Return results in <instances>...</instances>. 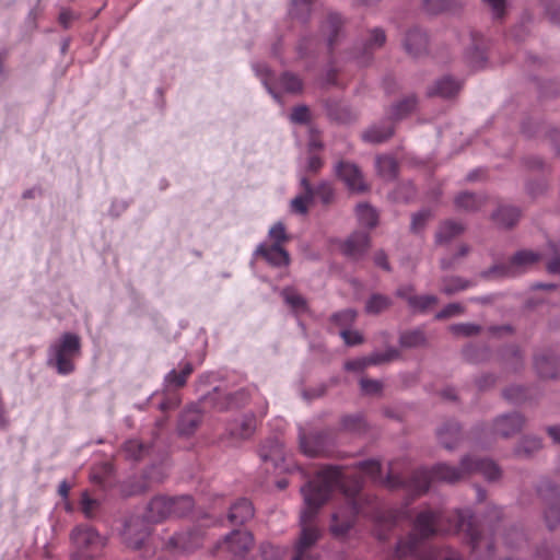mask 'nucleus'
<instances>
[{
    "label": "nucleus",
    "mask_w": 560,
    "mask_h": 560,
    "mask_svg": "<svg viewBox=\"0 0 560 560\" xmlns=\"http://www.w3.org/2000/svg\"><path fill=\"white\" fill-rule=\"evenodd\" d=\"M337 490L342 494V502L334 506L329 533L334 539L339 541H347L350 537V495L347 490L346 470L339 466H326L316 474L314 479L301 488L304 509L300 514L301 532L294 545L292 560H316L312 557V552L322 532L314 521L319 509Z\"/></svg>",
    "instance_id": "nucleus-1"
},
{
    "label": "nucleus",
    "mask_w": 560,
    "mask_h": 560,
    "mask_svg": "<svg viewBox=\"0 0 560 560\" xmlns=\"http://www.w3.org/2000/svg\"><path fill=\"white\" fill-rule=\"evenodd\" d=\"M480 474L488 481H497L501 478L500 467L491 459L466 455L458 466L447 463H438L431 468L421 467L413 470L408 478L389 471L382 477L381 463L376 459L352 462V516L360 513L355 492L360 488V479H370L373 482L384 483L390 490L404 489L417 497L425 493L432 482L455 483Z\"/></svg>",
    "instance_id": "nucleus-2"
},
{
    "label": "nucleus",
    "mask_w": 560,
    "mask_h": 560,
    "mask_svg": "<svg viewBox=\"0 0 560 560\" xmlns=\"http://www.w3.org/2000/svg\"><path fill=\"white\" fill-rule=\"evenodd\" d=\"M438 533L464 534L475 560H491L494 557L497 528H489V533L479 528L474 522L470 509L452 512L431 509L420 511L412 523V533L396 542V556L404 558L416 555L421 541Z\"/></svg>",
    "instance_id": "nucleus-3"
},
{
    "label": "nucleus",
    "mask_w": 560,
    "mask_h": 560,
    "mask_svg": "<svg viewBox=\"0 0 560 560\" xmlns=\"http://www.w3.org/2000/svg\"><path fill=\"white\" fill-rule=\"evenodd\" d=\"M248 400V392L244 388L232 390L228 383L220 382L200 395L197 402L187 406L179 416L177 431L180 435L189 436L199 427L202 415L207 411H228L240 408Z\"/></svg>",
    "instance_id": "nucleus-4"
},
{
    "label": "nucleus",
    "mask_w": 560,
    "mask_h": 560,
    "mask_svg": "<svg viewBox=\"0 0 560 560\" xmlns=\"http://www.w3.org/2000/svg\"><path fill=\"white\" fill-rule=\"evenodd\" d=\"M80 355V337L74 332H63L49 345L46 364L59 375H70L74 372L75 360Z\"/></svg>",
    "instance_id": "nucleus-5"
},
{
    "label": "nucleus",
    "mask_w": 560,
    "mask_h": 560,
    "mask_svg": "<svg viewBox=\"0 0 560 560\" xmlns=\"http://www.w3.org/2000/svg\"><path fill=\"white\" fill-rule=\"evenodd\" d=\"M72 549L71 560H95L107 544V538L101 535L94 527L77 525L70 533Z\"/></svg>",
    "instance_id": "nucleus-6"
},
{
    "label": "nucleus",
    "mask_w": 560,
    "mask_h": 560,
    "mask_svg": "<svg viewBox=\"0 0 560 560\" xmlns=\"http://www.w3.org/2000/svg\"><path fill=\"white\" fill-rule=\"evenodd\" d=\"M252 69L277 103H281L278 89L289 94H299L303 91L302 79L293 72L284 71L279 78H276L269 66L262 61H254Z\"/></svg>",
    "instance_id": "nucleus-7"
},
{
    "label": "nucleus",
    "mask_w": 560,
    "mask_h": 560,
    "mask_svg": "<svg viewBox=\"0 0 560 560\" xmlns=\"http://www.w3.org/2000/svg\"><path fill=\"white\" fill-rule=\"evenodd\" d=\"M299 446L307 457H317L329 454L335 445V433L329 429L317 430L299 424Z\"/></svg>",
    "instance_id": "nucleus-8"
},
{
    "label": "nucleus",
    "mask_w": 560,
    "mask_h": 560,
    "mask_svg": "<svg viewBox=\"0 0 560 560\" xmlns=\"http://www.w3.org/2000/svg\"><path fill=\"white\" fill-rule=\"evenodd\" d=\"M539 259V255L532 250H518L506 262L495 264L481 271L479 276L482 279L493 278H515L525 273Z\"/></svg>",
    "instance_id": "nucleus-9"
},
{
    "label": "nucleus",
    "mask_w": 560,
    "mask_h": 560,
    "mask_svg": "<svg viewBox=\"0 0 560 560\" xmlns=\"http://www.w3.org/2000/svg\"><path fill=\"white\" fill-rule=\"evenodd\" d=\"M358 223L365 231L352 233V260L357 255L364 253L370 244V236L366 231L372 230L378 223V212L368 202L358 203L355 207Z\"/></svg>",
    "instance_id": "nucleus-10"
},
{
    "label": "nucleus",
    "mask_w": 560,
    "mask_h": 560,
    "mask_svg": "<svg viewBox=\"0 0 560 560\" xmlns=\"http://www.w3.org/2000/svg\"><path fill=\"white\" fill-rule=\"evenodd\" d=\"M537 492L546 504L544 518L549 529L560 526V491L551 480L544 478L537 486Z\"/></svg>",
    "instance_id": "nucleus-11"
},
{
    "label": "nucleus",
    "mask_w": 560,
    "mask_h": 560,
    "mask_svg": "<svg viewBox=\"0 0 560 560\" xmlns=\"http://www.w3.org/2000/svg\"><path fill=\"white\" fill-rule=\"evenodd\" d=\"M386 42L385 31L381 27L371 28L354 47L352 46V63L366 67L373 61L374 51Z\"/></svg>",
    "instance_id": "nucleus-12"
},
{
    "label": "nucleus",
    "mask_w": 560,
    "mask_h": 560,
    "mask_svg": "<svg viewBox=\"0 0 560 560\" xmlns=\"http://www.w3.org/2000/svg\"><path fill=\"white\" fill-rule=\"evenodd\" d=\"M150 535L149 523L143 516L131 515L125 523L120 532L122 542L131 549H140Z\"/></svg>",
    "instance_id": "nucleus-13"
},
{
    "label": "nucleus",
    "mask_w": 560,
    "mask_h": 560,
    "mask_svg": "<svg viewBox=\"0 0 560 560\" xmlns=\"http://www.w3.org/2000/svg\"><path fill=\"white\" fill-rule=\"evenodd\" d=\"M253 544L254 537L250 532L236 529L228 534L218 547L232 553L233 560H242Z\"/></svg>",
    "instance_id": "nucleus-14"
},
{
    "label": "nucleus",
    "mask_w": 560,
    "mask_h": 560,
    "mask_svg": "<svg viewBox=\"0 0 560 560\" xmlns=\"http://www.w3.org/2000/svg\"><path fill=\"white\" fill-rule=\"evenodd\" d=\"M402 47L413 58L425 55L429 47L428 33L419 26L409 27L402 38Z\"/></svg>",
    "instance_id": "nucleus-15"
},
{
    "label": "nucleus",
    "mask_w": 560,
    "mask_h": 560,
    "mask_svg": "<svg viewBox=\"0 0 560 560\" xmlns=\"http://www.w3.org/2000/svg\"><path fill=\"white\" fill-rule=\"evenodd\" d=\"M203 530L194 526L187 530L178 532L170 537L168 546L183 552H190L202 545Z\"/></svg>",
    "instance_id": "nucleus-16"
},
{
    "label": "nucleus",
    "mask_w": 560,
    "mask_h": 560,
    "mask_svg": "<svg viewBox=\"0 0 560 560\" xmlns=\"http://www.w3.org/2000/svg\"><path fill=\"white\" fill-rule=\"evenodd\" d=\"M407 516L405 511H376L374 534L381 541L389 539V535L401 517Z\"/></svg>",
    "instance_id": "nucleus-17"
},
{
    "label": "nucleus",
    "mask_w": 560,
    "mask_h": 560,
    "mask_svg": "<svg viewBox=\"0 0 560 560\" xmlns=\"http://www.w3.org/2000/svg\"><path fill=\"white\" fill-rule=\"evenodd\" d=\"M525 418L516 411L504 413L493 421V432L502 438H510L522 430Z\"/></svg>",
    "instance_id": "nucleus-18"
},
{
    "label": "nucleus",
    "mask_w": 560,
    "mask_h": 560,
    "mask_svg": "<svg viewBox=\"0 0 560 560\" xmlns=\"http://www.w3.org/2000/svg\"><path fill=\"white\" fill-rule=\"evenodd\" d=\"M171 497L156 495L147 505L142 515L149 524L160 523L171 517Z\"/></svg>",
    "instance_id": "nucleus-19"
},
{
    "label": "nucleus",
    "mask_w": 560,
    "mask_h": 560,
    "mask_svg": "<svg viewBox=\"0 0 560 560\" xmlns=\"http://www.w3.org/2000/svg\"><path fill=\"white\" fill-rule=\"evenodd\" d=\"M254 256L264 258L273 267H285L290 262L289 253L282 246H279V244L268 245L260 243L256 247Z\"/></svg>",
    "instance_id": "nucleus-20"
},
{
    "label": "nucleus",
    "mask_w": 560,
    "mask_h": 560,
    "mask_svg": "<svg viewBox=\"0 0 560 560\" xmlns=\"http://www.w3.org/2000/svg\"><path fill=\"white\" fill-rule=\"evenodd\" d=\"M300 187L302 191L290 201V211L294 214L306 215L310 205L314 202V186L305 176H302Z\"/></svg>",
    "instance_id": "nucleus-21"
},
{
    "label": "nucleus",
    "mask_w": 560,
    "mask_h": 560,
    "mask_svg": "<svg viewBox=\"0 0 560 560\" xmlns=\"http://www.w3.org/2000/svg\"><path fill=\"white\" fill-rule=\"evenodd\" d=\"M259 456L264 463H271L275 468H279L284 460V445L279 436L267 439L259 450Z\"/></svg>",
    "instance_id": "nucleus-22"
},
{
    "label": "nucleus",
    "mask_w": 560,
    "mask_h": 560,
    "mask_svg": "<svg viewBox=\"0 0 560 560\" xmlns=\"http://www.w3.org/2000/svg\"><path fill=\"white\" fill-rule=\"evenodd\" d=\"M534 366L540 377L553 378L558 374V357L551 350L538 353L534 358Z\"/></svg>",
    "instance_id": "nucleus-23"
},
{
    "label": "nucleus",
    "mask_w": 560,
    "mask_h": 560,
    "mask_svg": "<svg viewBox=\"0 0 560 560\" xmlns=\"http://www.w3.org/2000/svg\"><path fill=\"white\" fill-rule=\"evenodd\" d=\"M462 88V82L451 75H443L438 79L432 86L428 89L429 96H439L451 98L457 95Z\"/></svg>",
    "instance_id": "nucleus-24"
},
{
    "label": "nucleus",
    "mask_w": 560,
    "mask_h": 560,
    "mask_svg": "<svg viewBox=\"0 0 560 560\" xmlns=\"http://www.w3.org/2000/svg\"><path fill=\"white\" fill-rule=\"evenodd\" d=\"M342 27V19L336 13L331 12L320 25V33L325 37L327 47L332 50L334 46L338 43Z\"/></svg>",
    "instance_id": "nucleus-25"
},
{
    "label": "nucleus",
    "mask_w": 560,
    "mask_h": 560,
    "mask_svg": "<svg viewBox=\"0 0 560 560\" xmlns=\"http://www.w3.org/2000/svg\"><path fill=\"white\" fill-rule=\"evenodd\" d=\"M465 4V0H421L422 10L430 15L455 13Z\"/></svg>",
    "instance_id": "nucleus-26"
},
{
    "label": "nucleus",
    "mask_w": 560,
    "mask_h": 560,
    "mask_svg": "<svg viewBox=\"0 0 560 560\" xmlns=\"http://www.w3.org/2000/svg\"><path fill=\"white\" fill-rule=\"evenodd\" d=\"M439 442L447 450H453L460 438V427L455 420L445 421L436 430Z\"/></svg>",
    "instance_id": "nucleus-27"
},
{
    "label": "nucleus",
    "mask_w": 560,
    "mask_h": 560,
    "mask_svg": "<svg viewBox=\"0 0 560 560\" xmlns=\"http://www.w3.org/2000/svg\"><path fill=\"white\" fill-rule=\"evenodd\" d=\"M254 512L252 502L242 498L231 505L228 518L232 525H242L254 516Z\"/></svg>",
    "instance_id": "nucleus-28"
},
{
    "label": "nucleus",
    "mask_w": 560,
    "mask_h": 560,
    "mask_svg": "<svg viewBox=\"0 0 560 560\" xmlns=\"http://www.w3.org/2000/svg\"><path fill=\"white\" fill-rule=\"evenodd\" d=\"M400 357L399 351L389 347L384 352H375L371 355L363 357L361 359L352 360V371L357 369H363L369 365H376L385 362L396 360Z\"/></svg>",
    "instance_id": "nucleus-29"
},
{
    "label": "nucleus",
    "mask_w": 560,
    "mask_h": 560,
    "mask_svg": "<svg viewBox=\"0 0 560 560\" xmlns=\"http://www.w3.org/2000/svg\"><path fill=\"white\" fill-rule=\"evenodd\" d=\"M500 360L506 370L517 372L524 366V354L517 345H509L500 350Z\"/></svg>",
    "instance_id": "nucleus-30"
},
{
    "label": "nucleus",
    "mask_w": 560,
    "mask_h": 560,
    "mask_svg": "<svg viewBox=\"0 0 560 560\" xmlns=\"http://www.w3.org/2000/svg\"><path fill=\"white\" fill-rule=\"evenodd\" d=\"M256 429V419L252 413L244 415L229 427L231 436L245 440L253 435Z\"/></svg>",
    "instance_id": "nucleus-31"
},
{
    "label": "nucleus",
    "mask_w": 560,
    "mask_h": 560,
    "mask_svg": "<svg viewBox=\"0 0 560 560\" xmlns=\"http://www.w3.org/2000/svg\"><path fill=\"white\" fill-rule=\"evenodd\" d=\"M394 133L393 124L385 120L380 125H374L363 132L362 139L365 142L381 143L386 141Z\"/></svg>",
    "instance_id": "nucleus-32"
},
{
    "label": "nucleus",
    "mask_w": 560,
    "mask_h": 560,
    "mask_svg": "<svg viewBox=\"0 0 560 560\" xmlns=\"http://www.w3.org/2000/svg\"><path fill=\"white\" fill-rule=\"evenodd\" d=\"M475 285V281L458 276H445L441 279V292L446 295H453Z\"/></svg>",
    "instance_id": "nucleus-33"
},
{
    "label": "nucleus",
    "mask_w": 560,
    "mask_h": 560,
    "mask_svg": "<svg viewBox=\"0 0 560 560\" xmlns=\"http://www.w3.org/2000/svg\"><path fill=\"white\" fill-rule=\"evenodd\" d=\"M377 174L385 180H393L398 174V163L392 155H378L375 159Z\"/></svg>",
    "instance_id": "nucleus-34"
},
{
    "label": "nucleus",
    "mask_w": 560,
    "mask_h": 560,
    "mask_svg": "<svg viewBox=\"0 0 560 560\" xmlns=\"http://www.w3.org/2000/svg\"><path fill=\"white\" fill-rule=\"evenodd\" d=\"M326 110L330 119L340 124L347 122L350 116L347 102L338 97H329L326 101Z\"/></svg>",
    "instance_id": "nucleus-35"
},
{
    "label": "nucleus",
    "mask_w": 560,
    "mask_h": 560,
    "mask_svg": "<svg viewBox=\"0 0 560 560\" xmlns=\"http://www.w3.org/2000/svg\"><path fill=\"white\" fill-rule=\"evenodd\" d=\"M314 0H290L288 14L292 20L306 23L313 11Z\"/></svg>",
    "instance_id": "nucleus-36"
},
{
    "label": "nucleus",
    "mask_w": 560,
    "mask_h": 560,
    "mask_svg": "<svg viewBox=\"0 0 560 560\" xmlns=\"http://www.w3.org/2000/svg\"><path fill=\"white\" fill-rule=\"evenodd\" d=\"M464 225L459 222L447 220L443 222L436 234H435V241L438 244H445L451 242L453 238L458 236L464 232Z\"/></svg>",
    "instance_id": "nucleus-37"
},
{
    "label": "nucleus",
    "mask_w": 560,
    "mask_h": 560,
    "mask_svg": "<svg viewBox=\"0 0 560 560\" xmlns=\"http://www.w3.org/2000/svg\"><path fill=\"white\" fill-rule=\"evenodd\" d=\"M486 201V197L469 191H463L455 198V205L458 209L474 212L479 210Z\"/></svg>",
    "instance_id": "nucleus-38"
},
{
    "label": "nucleus",
    "mask_w": 560,
    "mask_h": 560,
    "mask_svg": "<svg viewBox=\"0 0 560 560\" xmlns=\"http://www.w3.org/2000/svg\"><path fill=\"white\" fill-rule=\"evenodd\" d=\"M541 448V440L537 436L526 435L520 440L514 448V455L520 458H529Z\"/></svg>",
    "instance_id": "nucleus-39"
},
{
    "label": "nucleus",
    "mask_w": 560,
    "mask_h": 560,
    "mask_svg": "<svg viewBox=\"0 0 560 560\" xmlns=\"http://www.w3.org/2000/svg\"><path fill=\"white\" fill-rule=\"evenodd\" d=\"M521 211L513 206H501L492 214L493 220L505 228L513 226L520 219Z\"/></svg>",
    "instance_id": "nucleus-40"
},
{
    "label": "nucleus",
    "mask_w": 560,
    "mask_h": 560,
    "mask_svg": "<svg viewBox=\"0 0 560 560\" xmlns=\"http://www.w3.org/2000/svg\"><path fill=\"white\" fill-rule=\"evenodd\" d=\"M418 98L415 94H409L398 101L397 103L393 104L390 109V116L393 119H402L407 115H409L411 112L415 110L417 106Z\"/></svg>",
    "instance_id": "nucleus-41"
},
{
    "label": "nucleus",
    "mask_w": 560,
    "mask_h": 560,
    "mask_svg": "<svg viewBox=\"0 0 560 560\" xmlns=\"http://www.w3.org/2000/svg\"><path fill=\"white\" fill-rule=\"evenodd\" d=\"M192 373V365L185 363L180 371L172 370L164 377L167 388H178L186 384L187 377Z\"/></svg>",
    "instance_id": "nucleus-42"
},
{
    "label": "nucleus",
    "mask_w": 560,
    "mask_h": 560,
    "mask_svg": "<svg viewBox=\"0 0 560 560\" xmlns=\"http://www.w3.org/2000/svg\"><path fill=\"white\" fill-rule=\"evenodd\" d=\"M502 540L506 547L511 549H520L526 544L527 537L522 527L512 526L504 530L502 534Z\"/></svg>",
    "instance_id": "nucleus-43"
},
{
    "label": "nucleus",
    "mask_w": 560,
    "mask_h": 560,
    "mask_svg": "<svg viewBox=\"0 0 560 560\" xmlns=\"http://www.w3.org/2000/svg\"><path fill=\"white\" fill-rule=\"evenodd\" d=\"M472 44L465 51V60L474 69H480L486 63V54L475 37H471Z\"/></svg>",
    "instance_id": "nucleus-44"
},
{
    "label": "nucleus",
    "mask_w": 560,
    "mask_h": 560,
    "mask_svg": "<svg viewBox=\"0 0 560 560\" xmlns=\"http://www.w3.org/2000/svg\"><path fill=\"white\" fill-rule=\"evenodd\" d=\"M171 517H183L186 516L195 505V502L190 495H178L171 497Z\"/></svg>",
    "instance_id": "nucleus-45"
},
{
    "label": "nucleus",
    "mask_w": 560,
    "mask_h": 560,
    "mask_svg": "<svg viewBox=\"0 0 560 560\" xmlns=\"http://www.w3.org/2000/svg\"><path fill=\"white\" fill-rule=\"evenodd\" d=\"M425 343L424 331L420 328L402 331L399 336V345L402 348H417Z\"/></svg>",
    "instance_id": "nucleus-46"
},
{
    "label": "nucleus",
    "mask_w": 560,
    "mask_h": 560,
    "mask_svg": "<svg viewBox=\"0 0 560 560\" xmlns=\"http://www.w3.org/2000/svg\"><path fill=\"white\" fill-rule=\"evenodd\" d=\"M350 322V311L345 310L338 313H335L331 316V323L336 326L340 327L339 331H336L337 335H339L343 341L345 345H350V327L348 326Z\"/></svg>",
    "instance_id": "nucleus-47"
},
{
    "label": "nucleus",
    "mask_w": 560,
    "mask_h": 560,
    "mask_svg": "<svg viewBox=\"0 0 560 560\" xmlns=\"http://www.w3.org/2000/svg\"><path fill=\"white\" fill-rule=\"evenodd\" d=\"M465 359L471 363H480L491 358L490 349L487 346L469 345L464 348Z\"/></svg>",
    "instance_id": "nucleus-48"
},
{
    "label": "nucleus",
    "mask_w": 560,
    "mask_h": 560,
    "mask_svg": "<svg viewBox=\"0 0 560 560\" xmlns=\"http://www.w3.org/2000/svg\"><path fill=\"white\" fill-rule=\"evenodd\" d=\"M121 451L127 459L139 460L149 452V448L139 440L132 439L124 443Z\"/></svg>",
    "instance_id": "nucleus-49"
},
{
    "label": "nucleus",
    "mask_w": 560,
    "mask_h": 560,
    "mask_svg": "<svg viewBox=\"0 0 560 560\" xmlns=\"http://www.w3.org/2000/svg\"><path fill=\"white\" fill-rule=\"evenodd\" d=\"M101 508V501L92 498L88 490L81 492L80 495V509L84 517L92 520L95 517L97 511Z\"/></svg>",
    "instance_id": "nucleus-50"
},
{
    "label": "nucleus",
    "mask_w": 560,
    "mask_h": 560,
    "mask_svg": "<svg viewBox=\"0 0 560 560\" xmlns=\"http://www.w3.org/2000/svg\"><path fill=\"white\" fill-rule=\"evenodd\" d=\"M318 199L324 206L331 205L336 200V190L331 183L322 180L314 187V200Z\"/></svg>",
    "instance_id": "nucleus-51"
},
{
    "label": "nucleus",
    "mask_w": 560,
    "mask_h": 560,
    "mask_svg": "<svg viewBox=\"0 0 560 560\" xmlns=\"http://www.w3.org/2000/svg\"><path fill=\"white\" fill-rule=\"evenodd\" d=\"M392 305V300L383 294H372L366 303H365V311L368 314L376 315L381 312L385 311L387 307Z\"/></svg>",
    "instance_id": "nucleus-52"
},
{
    "label": "nucleus",
    "mask_w": 560,
    "mask_h": 560,
    "mask_svg": "<svg viewBox=\"0 0 560 560\" xmlns=\"http://www.w3.org/2000/svg\"><path fill=\"white\" fill-rule=\"evenodd\" d=\"M281 295L284 302L292 308L293 312L302 313L306 311L305 299L295 290L291 288H285L282 290Z\"/></svg>",
    "instance_id": "nucleus-53"
},
{
    "label": "nucleus",
    "mask_w": 560,
    "mask_h": 560,
    "mask_svg": "<svg viewBox=\"0 0 560 560\" xmlns=\"http://www.w3.org/2000/svg\"><path fill=\"white\" fill-rule=\"evenodd\" d=\"M535 560H560V548L550 541H544L535 551Z\"/></svg>",
    "instance_id": "nucleus-54"
},
{
    "label": "nucleus",
    "mask_w": 560,
    "mask_h": 560,
    "mask_svg": "<svg viewBox=\"0 0 560 560\" xmlns=\"http://www.w3.org/2000/svg\"><path fill=\"white\" fill-rule=\"evenodd\" d=\"M420 560H463L460 555L451 548L430 549Z\"/></svg>",
    "instance_id": "nucleus-55"
},
{
    "label": "nucleus",
    "mask_w": 560,
    "mask_h": 560,
    "mask_svg": "<svg viewBox=\"0 0 560 560\" xmlns=\"http://www.w3.org/2000/svg\"><path fill=\"white\" fill-rule=\"evenodd\" d=\"M438 303V298L432 294L416 295L409 299V307L415 312H425L430 306Z\"/></svg>",
    "instance_id": "nucleus-56"
},
{
    "label": "nucleus",
    "mask_w": 560,
    "mask_h": 560,
    "mask_svg": "<svg viewBox=\"0 0 560 560\" xmlns=\"http://www.w3.org/2000/svg\"><path fill=\"white\" fill-rule=\"evenodd\" d=\"M503 397L511 404L518 405L526 400V388L521 385H511L503 390Z\"/></svg>",
    "instance_id": "nucleus-57"
},
{
    "label": "nucleus",
    "mask_w": 560,
    "mask_h": 560,
    "mask_svg": "<svg viewBox=\"0 0 560 560\" xmlns=\"http://www.w3.org/2000/svg\"><path fill=\"white\" fill-rule=\"evenodd\" d=\"M268 237L272 241V244L282 246L289 240L284 224L281 221L272 224L268 231Z\"/></svg>",
    "instance_id": "nucleus-58"
},
{
    "label": "nucleus",
    "mask_w": 560,
    "mask_h": 560,
    "mask_svg": "<svg viewBox=\"0 0 560 560\" xmlns=\"http://www.w3.org/2000/svg\"><path fill=\"white\" fill-rule=\"evenodd\" d=\"M450 330L456 336L470 337L481 331V326L472 323L453 324Z\"/></svg>",
    "instance_id": "nucleus-59"
},
{
    "label": "nucleus",
    "mask_w": 560,
    "mask_h": 560,
    "mask_svg": "<svg viewBox=\"0 0 560 560\" xmlns=\"http://www.w3.org/2000/svg\"><path fill=\"white\" fill-rule=\"evenodd\" d=\"M370 189L360 168L352 163V194H363Z\"/></svg>",
    "instance_id": "nucleus-60"
},
{
    "label": "nucleus",
    "mask_w": 560,
    "mask_h": 560,
    "mask_svg": "<svg viewBox=\"0 0 560 560\" xmlns=\"http://www.w3.org/2000/svg\"><path fill=\"white\" fill-rule=\"evenodd\" d=\"M334 175L341 180L346 187L350 188V163L348 161H337L334 165Z\"/></svg>",
    "instance_id": "nucleus-61"
},
{
    "label": "nucleus",
    "mask_w": 560,
    "mask_h": 560,
    "mask_svg": "<svg viewBox=\"0 0 560 560\" xmlns=\"http://www.w3.org/2000/svg\"><path fill=\"white\" fill-rule=\"evenodd\" d=\"M360 387L363 394L374 396L381 394L383 383L378 380L362 377L360 380Z\"/></svg>",
    "instance_id": "nucleus-62"
},
{
    "label": "nucleus",
    "mask_w": 560,
    "mask_h": 560,
    "mask_svg": "<svg viewBox=\"0 0 560 560\" xmlns=\"http://www.w3.org/2000/svg\"><path fill=\"white\" fill-rule=\"evenodd\" d=\"M260 555L264 560H280L284 555V550L269 542H264L260 546Z\"/></svg>",
    "instance_id": "nucleus-63"
},
{
    "label": "nucleus",
    "mask_w": 560,
    "mask_h": 560,
    "mask_svg": "<svg viewBox=\"0 0 560 560\" xmlns=\"http://www.w3.org/2000/svg\"><path fill=\"white\" fill-rule=\"evenodd\" d=\"M541 4L551 22L560 25V4L556 0H541Z\"/></svg>",
    "instance_id": "nucleus-64"
}]
</instances>
